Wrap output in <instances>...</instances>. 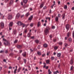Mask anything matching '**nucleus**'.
Returning a JSON list of instances; mask_svg holds the SVG:
<instances>
[{
	"mask_svg": "<svg viewBox=\"0 0 74 74\" xmlns=\"http://www.w3.org/2000/svg\"><path fill=\"white\" fill-rule=\"evenodd\" d=\"M72 10H74V7H73L72 8Z\"/></svg>",
	"mask_w": 74,
	"mask_h": 74,
	"instance_id": "nucleus-63",
	"label": "nucleus"
},
{
	"mask_svg": "<svg viewBox=\"0 0 74 74\" xmlns=\"http://www.w3.org/2000/svg\"><path fill=\"white\" fill-rule=\"evenodd\" d=\"M46 19H48V20L49 22V21H50L51 18L49 17H46Z\"/></svg>",
	"mask_w": 74,
	"mask_h": 74,
	"instance_id": "nucleus-24",
	"label": "nucleus"
},
{
	"mask_svg": "<svg viewBox=\"0 0 74 74\" xmlns=\"http://www.w3.org/2000/svg\"><path fill=\"white\" fill-rule=\"evenodd\" d=\"M49 74H51L52 73V72L51 71H50V69H49L48 70Z\"/></svg>",
	"mask_w": 74,
	"mask_h": 74,
	"instance_id": "nucleus-30",
	"label": "nucleus"
},
{
	"mask_svg": "<svg viewBox=\"0 0 74 74\" xmlns=\"http://www.w3.org/2000/svg\"><path fill=\"white\" fill-rule=\"evenodd\" d=\"M13 3V1L11 0L9 3V4L10 5H11Z\"/></svg>",
	"mask_w": 74,
	"mask_h": 74,
	"instance_id": "nucleus-26",
	"label": "nucleus"
},
{
	"mask_svg": "<svg viewBox=\"0 0 74 74\" xmlns=\"http://www.w3.org/2000/svg\"><path fill=\"white\" fill-rule=\"evenodd\" d=\"M13 25V22H11L9 24V29L10 30H11L12 29V28L11 27H12Z\"/></svg>",
	"mask_w": 74,
	"mask_h": 74,
	"instance_id": "nucleus-3",
	"label": "nucleus"
},
{
	"mask_svg": "<svg viewBox=\"0 0 74 74\" xmlns=\"http://www.w3.org/2000/svg\"><path fill=\"white\" fill-rule=\"evenodd\" d=\"M3 40L5 41L4 42V44L5 45H9L10 44V43L8 42V41L6 40L5 39L3 38Z\"/></svg>",
	"mask_w": 74,
	"mask_h": 74,
	"instance_id": "nucleus-2",
	"label": "nucleus"
},
{
	"mask_svg": "<svg viewBox=\"0 0 74 74\" xmlns=\"http://www.w3.org/2000/svg\"><path fill=\"white\" fill-rule=\"evenodd\" d=\"M64 8H65V9H66H66L67 8V5H65L64 6Z\"/></svg>",
	"mask_w": 74,
	"mask_h": 74,
	"instance_id": "nucleus-37",
	"label": "nucleus"
},
{
	"mask_svg": "<svg viewBox=\"0 0 74 74\" xmlns=\"http://www.w3.org/2000/svg\"><path fill=\"white\" fill-rule=\"evenodd\" d=\"M17 70V69H15V70H14V74H16V71Z\"/></svg>",
	"mask_w": 74,
	"mask_h": 74,
	"instance_id": "nucleus-49",
	"label": "nucleus"
},
{
	"mask_svg": "<svg viewBox=\"0 0 74 74\" xmlns=\"http://www.w3.org/2000/svg\"><path fill=\"white\" fill-rule=\"evenodd\" d=\"M27 29H25L24 31V33H27Z\"/></svg>",
	"mask_w": 74,
	"mask_h": 74,
	"instance_id": "nucleus-28",
	"label": "nucleus"
},
{
	"mask_svg": "<svg viewBox=\"0 0 74 74\" xmlns=\"http://www.w3.org/2000/svg\"><path fill=\"white\" fill-rule=\"evenodd\" d=\"M30 37L32 39H34V36H31Z\"/></svg>",
	"mask_w": 74,
	"mask_h": 74,
	"instance_id": "nucleus-45",
	"label": "nucleus"
},
{
	"mask_svg": "<svg viewBox=\"0 0 74 74\" xmlns=\"http://www.w3.org/2000/svg\"><path fill=\"white\" fill-rule=\"evenodd\" d=\"M35 42H36V43H37V44H38L39 42V41L38 40H35Z\"/></svg>",
	"mask_w": 74,
	"mask_h": 74,
	"instance_id": "nucleus-36",
	"label": "nucleus"
},
{
	"mask_svg": "<svg viewBox=\"0 0 74 74\" xmlns=\"http://www.w3.org/2000/svg\"><path fill=\"white\" fill-rule=\"evenodd\" d=\"M73 37L74 38V31H73Z\"/></svg>",
	"mask_w": 74,
	"mask_h": 74,
	"instance_id": "nucleus-53",
	"label": "nucleus"
},
{
	"mask_svg": "<svg viewBox=\"0 0 74 74\" xmlns=\"http://www.w3.org/2000/svg\"><path fill=\"white\" fill-rule=\"evenodd\" d=\"M49 62H50L49 60H47L46 61V62L48 64H49Z\"/></svg>",
	"mask_w": 74,
	"mask_h": 74,
	"instance_id": "nucleus-31",
	"label": "nucleus"
},
{
	"mask_svg": "<svg viewBox=\"0 0 74 74\" xmlns=\"http://www.w3.org/2000/svg\"><path fill=\"white\" fill-rule=\"evenodd\" d=\"M28 68H29V70H31V68L30 67V66H28Z\"/></svg>",
	"mask_w": 74,
	"mask_h": 74,
	"instance_id": "nucleus-48",
	"label": "nucleus"
},
{
	"mask_svg": "<svg viewBox=\"0 0 74 74\" xmlns=\"http://www.w3.org/2000/svg\"><path fill=\"white\" fill-rule=\"evenodd\" d=\"M58 5H59V4H60V1H59L58 2Z\"/></svg>",
	"mask_w": 74,
	"mask_h": 74,
	"instance_id": "nucleus-58",
	"label": "nucleus"
},
{
	"mask_svg": "<svg viewBox=\"0 0 74 74\" xmlns=\"http://www.w3.org/2000/svg\"><path fill=\"white\" fill-rule=\"evenodd\" d=\"M20 16V14H19V13L17 14L16 16V18L17 19H18V18H19V17Z\"/></svg>",
	"mask_w": 74,
	"mask_h": 74,
	"instance_id": "nucleus-9",
	"label": "nucleus"
},
{
	"mask_svg": "<svg viewBox=\"0 0 74 74\" xmlns=\"http://www.w3.org/2000/svg\"><path fill=\"white\" fill-rule=\"evenodd\" d=\"M58 48V47L57 46H55L54 47V49L56 50V49H57Z\"/></svg>",
	"mask_w": 74,
	"mask_h": 74,
	"instance_id": "nucleus-35",
	"label": "nucleus"
},
{
	"mask_svg": "<svg viewBox=\"0 0 74 74\" xmlns=\"http://www.w3.org/2000/svg\"><path fill=\"white\" fill-rule=\"evenodd\" d=\"M42 56L43 58V57H45V53H44L42 55Z\"/></svg>",
	"mask_w": 74,
	"mask_h": 74,
	"instance_id": "nucleus-41",
	"label": "nucleus"
},
{
	"mask_svg": "<svg viewBox=\"0 0 74 74\" xmlns=\"http://www.w3.org/2000/svg\"><path fill=\"white\" fill-rule=\"evenodd\" d=\"M58 18H60V17H61V14H58Z\"/></svg>",
	"mask_w": 74,
	"mask_h": 74,
	"instance_id": "nucleus-40",
	"label": "nucleus"
},
{
	"mask_svg": "<svg viewBox=\"0 0 74 74\" xmlns=\"http://www.w3.org/2000/svg\"><path fill=\"white\" fill-rule=\"evenodd\" d=\"M23 60L25 63H26V59H24Z\"/></svg>",
	"mask_w": 74,
	"mask_h": 74,
	"instance_id": "nucleus-44",
	"label": "nucleus"
},
{
	"mask_svg": "<svg viewBox=\"0 0 74 74\" xmlns=\"http://www.w3.org/2000/svg\"><path fill=\"white\" fill-rule=\"evenodd\" d=\"M62 19H64L65 18V14L64 13V14H62Z\"/></svg>",
	"mask_w": 74,
	"mask_h": 74,
	"instance_id": "nucleus-12",
	"label": "nucleus"
},
{
	"mask_svg": "<svg viewBox=\"0 0 74 74\" xmlns=\"http://www.w3.org/2000/svg\"><path fill=\"white\" fill-rule=\"evenodd\" d=\"M21 67H19L18 70V71L17 72L18 73H19V72L21 71Z\"/></svg>",
	"mask_w": 74,
	"mask_h": 74,
	"instance_id": "nucleus-22",
	"label": "nucleus"
},
{
	"mask_svg": "<svg viewBox=\"0 0 74 74\" xmlns=\"http://www.w3.org/2000/svg\"><path fill=\"white\" fill-rule=\"evenodd\" d=\"M43 6H44V5H43V4H41L40 7V8H42V7H43Z\"/></svg>",
	"mask_w": 74,
	"mask_h": 74,
	"instance_id": "nucleus-34",
	"label": "nucleus"
},
{
	"mask_svg": "<svg viewBox=\"0 0 74 74\" xmlns=\"http://www.w3.org/2000/svg\"><path fill=\"white\" fill-rule=\"evenodd\" d=\"M29 6V5H24L23 6V8H27V7H28Z\"/></svg>",
	"mask_w": 74,
	"mask_h": 74,
	"instance_id": "nucleus-21",
	"label": "nucleus"
},
{
	"mask_svg": "<svg viewBox=\"0 0 74 74\" xmlns=\"http://www.w3.org/2000/svg\"><path fill=\"white\" fill-rule=\"evenodd\" d=\"M51 59L52 60H54V59H55V57H51Z\"/></svg>",
	"mask_w": 74,
	"mask_h": 74,
	"instance_id": "nucleus-42",
	"label": "nucleus"
},
{
	"mask_svg": "<svg viewBox=\"0 0 74 74\" xmlns=\"http://www.w3.org/2000/svg\"><path fill=\"white\" fill-rule=\"evenodd\" d=\"M59 72L58 71H57L55 72H54V74H57V73H59Z\"/></svg>",
	"mask_w": 74,
	"mask_h": 74,
	"instance_id": "nucleus-33",
	"label": "nucleus"
},
{
	"mask_svg": "<svg viewBox=\"0 0 74 74\" xmlns=\"http://www.w3.org/2000/svg\"><path fill=\"white\" fill-rule=\"evenodd\" d=\"M17 23L18 26H21L22 25V23L21 21H18Z\"/></svg>",
	"mask_w": 74,
	"mask_h": 74,
	"instance_id": "nucleus-5",
	"label": "nucleus"
},
{
	"mask_svg": "<svg viewBox=\"0 0 74 74\" xmlns=\"http://www.w3.org/2000/svg\"><path fill=\"white\" fill-rule=\"evenodd\" d=\"M45 64V65L43 66V68H45L46 67V64L44 63Z\"/></svg>",
	"mask_w": 74,
	"mask_h": 74,
	"instance_id": "nucleus-50",
	"label": "nucleus"
},
{
	"mask_svg": "<svg viewBox=\"0 0 74 74\" xmlns=\"http://www.w3.org/2000/svg\"><path fill=\"white\" fill-rule=\"evenodd\" d=\"M34 25V24H33V23H31L30 25V26H31V27H33V26Z\"/></svg>",
	"mask_w": 74,
	"mask_h": 74,
	"instance_id": "nucleus-39",
	"label": "nucleus"
},
{
	"mask_svg": "<svg viewBox=\"0 0 74 74\" xmlns=\"http://www.w3.org/2000/svg\"><path fill=\"white\" fill-rule=\"evenodd\" d=\"M9 1V0H5V3H8V2Z\"/></svg>",
	"mask_w": 74,
	"mask_h": 74,
	"instance_id": "nucleus-51",
	"label": "nucleus"
},
{
	"mask_svg": "<svg viewBox=\"0 0 74 74\" xmlns=\"http://www.w3.org/2000/svg\"><path fill=\"white\" fill-rule=\"evenodd\" d=\"M40 25H41V23H40V22L39 21L38 22V24H37L38 27H39V26H40Z\"/></svg>",
	"mask_w": 74,
	"mask_h": 74,
	"instance_id": "nucleus-8",
	"label": "nucleus"
},
{
	"mask_svg": "<svg viewBox=\"0 0 74 74\" xmlns=\"http://www.w3.org/2000/svg\"><path fill=\"white\" fill-rule=\"evenodd\" d=\"M22 25H23V27H24L25 26V24H22Z\"/></svg>",
	"mask_w": 74,
	"mask_h": 74,
	"instance_id": "nucleus-52",
	"label": "nucleus"
},
{
	"mask_svg": "<svg viewBox=\"0 0 74 74\" xmlns=\"http://www.w3.org/2000/svg\"><path fill=\"white\" fill-rule=\"evenodd\" d=\"M71 70H73V66H72L71 67Z\"/></svg>",
	"mask_w": 74,
	"mask_h": 74,
	"instance_id": "nucleus-43",
	"label": "nucleus"
},
{
	"mask_svg": "<svg viewBox=\"0 0 74 74\" xmlns=\"http://www.w3.org/2000/svg\"><path fill=\"white\" fill-rule=\"evenodd\" d=\"M70 63L71 64H72L73 63V59L72 58L71 60Z\"/></svg>",
	"mask_w": 74,
	"mask_h": 74,
	"instance_id": "nucleus-20",
	"label": "nucleus"
},
{
	"mask_svg": "<svg viewBox=\"0 0 74 74\" xmlns=\"http://www.w3.org/2000/svg\"><path fill=\"white\" fill-rule=\"evenodd\" d=\"M69 42H71V41H72V39H71V38H69Z\"/></svg>",
	"mask_w": 74,
	"mask_h": 74,
	"instance_id": "nucleus-32",
	"label": "nucleus"
},
{
	"mask_svg": "<svg viewBox=\"0 0 74 74\" xmlns=\"http://www.w3.org/2000/svg\"><path fill=\"white\" fill-rule=\"evenodd\" d=\"M31 36V34L30 33V32H29L28 33L27 36V37H30Z\"/></svg>",
	"mask_w": 74,
	"mask_h": 74,
	"instance_id": "nucleus-10",
	"label": "nucleus"
},
{
	"mask_svg": "<svg viewBox=\"0 0 74 74\" xmlns=\"http://www.w3.org/2000/svg\"><path fill=\"white\" fill-rule=\"evenodd\" d=\"M49 37L50 38H52V35H51L49 36Z\"/></svg>",
	"mask_w": 74,
	"mask_h": 74,
	"instance_id": "nucleus-56",
	"label": "nucleus"
},
{
	"mask_svg": "<svg viewBox=\"0 0 74 74\" xmlns=\"http://www.w3.org/2000/svg\"><path fill=\"white\" fill-rule=\"evenodd\" d=\"M58 44L59 45H62V44H63V42H58Z\"/></svg>",
	"mask_w": 74,
	"mask_h": 74,
	"instance_id": "nucleus-25",
	"label": "nucleus"
},
{
	"mask_svg": "<svg viewBox=\"0 0 74 74\" xmlns=\"http://www.w3.org/2000/svg\"><path fill=\"white\" fill-rule=\"evenodd\" d=\"M50 29H51V28L49 26L47 27L45 29L44 32L45 35H47V34L49 33V30H50Z\"/></svg>",
	"mask_w": 74,
	"mask_h": 74,
	"instance_id": "nucleus-1",
	"label": "nucleus"
},
{
	"mask_svg": "<svg viewBox=\"0 0 74 74\" xmlns=\"http://www.w3.org/2000/svg\"><path fill=\"white\" fill-rule=\"evenodd\" d=\"M13 33L14 34L16 35V30H14L13 31Z\"/></svg>",
	"mask_w": 74,
	"mask_h": 74,
	"instance_id": "nucleus-17",
	"label": "nucleus"
},
{
	"mask_svg": "<svg viewBox=\"0 0 74 74\" xmlns=\"http://www.w3.org/2000/svg\"><path fill=\"white\" fill-rule=\"evenodd\" d=\"M43 46L44 47H45V48H47V47H48V45H47V44L45 43L43 45Z\"/></svg>",
	"mask_w": 74,
	"mask_h": 74,
	"instance_id": "nucleus-16",
	"label": "nucleus"
},
{
	"mask_svg": "<svg viewBox=\"0 0 74 74\" xmlns=\"http://www.w3.org/2000/svg\"><path fill=\"white\" fill-rule=\"evenodd\" d=\"M66 27L67 30H69V25L68 24L66 25Z\"/></svg>",
	"mask_w": 74,
	"mask_h": 74,
	"instance_id": "nucleus-7",
	"label": "nucleus"
},
{
	"mask_svg": "<svg viewBox=\"0 0 74 74\" xmlns=\"http://www.w3.org/2000/svg\"><path fill=\"white\" fill-rule=\"evenodd\" d=\"M37 54H38V55L40 56L41 55V53L40 51H38Z\"/></svg>",
	"mask_w": 74,
	"mask_h": 74,
	"instance_id": "nucleus-27",
	"label": "nucleus"
},
{
	"mask_svg": "<svg viewBox=\"0 0 74 74\" xmlns=\"http://www.w3.org/2000/svg\"><path fill=\"white\" fill-rule=\"evenodd\" d=\"M3 51L1 50L0 51V53H3Z\"/></svg>",
	"mask_w": 74,
	"mask_h": 74,
	"instance_id": "nucleus-62",
	"label": "nucleus"
},
{
	"mask_svg": "<svg viewBox=\"0 0 74 74\" xmlns=\"http://www.w3.org/2000/svg\"><path fill=\"white\" fill-rule=\"evenodd\" d=\"M28 1V0H24L23 1V2L24 3L26 4V3H27V2Z\"/></svg>",
	"mask_w": 74,
	"mask_h": 74,
	"instance_id": "nucleus-23",
	"label": "nucleus"
},
{
	"mask_svg": "<svg viewBox=\"0 0 74 74\" xmlns=\"http://www.w3.org/2000/svg\"><path fill=\"white\" fill-rule=\"evenodd\" d=\"M8 19H11L12 18V15H10L8 17Z\"/></svg>",
	"mask_w": 74,
	"mask_h": 74,
	"instance_id": "nucleus-13",
	"label": "nucleus"
},
{
	"mask_svg": "<svg viewBox=\"0 0 74 74\" xmlns=\"http://www.w3.org/2000/svg\"><path fill=\"white\" fill-rule=\"evenodd\" d=\"M29 15H30V14H29V12H28L26 14L25 16H26L27 17L28 16H29Z\"/></svg>",
	"mask_w": 74,
	"mask_h": 74,
	"instance_id": "nucleus-29",
	"label": "nucleus"
},
{
	"mask_svg": "<svg viewBox=\"0 0 74 74\" xmlns=\"http://www.w3.org/2000/svg\"><path fill=\"white\" fill-rule=\"evenodd\" d=\"M55 20L56 22H58V20H59V17L58 16H56L55 18Z\"/></svg>",
	"mask_w": 74,
	"mask_h": 74,
	"instance_id": "nucleus-18",
	"label": "nucleus"
},
{
	"mask_svg": "<svg viewBox=\"0 0 74 74\" xmlns=\"http://www.w3.org/2000/svg\"><path fill=\"white\" fill-rule=\"evenodd\" d=\"M17 42H18V40H16L14 41V44H16V43H17Z\"/></svg>",
	"mask_w": 74,
	"mask_h": 74,
	"instance_id": "nucleus-38",
	"label": "nucleus"
},
{
	"mask_svg": "<svg viewBox=\"0 0 74 74\" xmlns=\"http://www.w3.org/2000/svg\"><path fill=\"white\" fill-rule=\"evenodd\" d=\"M17 47L18 48H19L20 49H21L22 48V47L21 45H18L17 46Z\"/></svg>",
	"mask_w": 74,
	"mask_h": 74,
	"instance_id": "nucleus-15",
	"label": "nucleus"
},
{
	"mask_svg": "<svg viewBox=\"0 0 74 74\" xmlns=\"http://www.w3.org/2000/svg\"><path fill=\"white\" fill-rule=\"evenodd\" d=\"M33 16L32 15L29 18L28 20L29 21H31V20H32V19H33Z\"/></svg>",
	"mask_w": 74,
	"mask_h": 74,
	"instance_id": "nucleus-6",
	"label": "nucleus"
},
{
	"mask_svg": "<svg viewBox=\"0 0 74 74\" xmlns=\"http://www.w3.org/2000/svg\"><path fill=\"white\" fill-rule=\"evenodd\" d=\"M10 56H13V53H11L10 54Z\"/></svg>",
	"mask_w": 74,
	"mask_h": 74,
	"instance_id": "nucleus-47",
	"label": "nucleus"
},
{
	"mask_svg": "<svg viewBox=\"0 0 74 74\" xmlns=\"http://www.w3.org/2000/svg\"><path fill=\"white\" fill-rule=\"evenodd\" d=\"M0 26L2 29L4 28V23L3 22H1L0 23Z\"/></svg>",
	"mask_w": 74,
	"mask_h": 74,
	"instance_id": "nucleus-4",
	"label": "nucleus"
},
{
	"mask_svg": "<svg viewBox=\"0 0 74 74\" xmlns=\"http://www.w3.org/2000/svg\"><path fill=\"white\" fill-rule=\"evenodd\" d=\"M51 12H52V11H51V10H50V12H49V13L50 14H51Z\"/></svg>",
	"mask_w": 74,
	"mask_h": 74,
	"instance_id": "nucleus-59",
	"label": "nucleus"
},
{
	"mask_svg": "<svg viewBox=\"0 0 74 74\" xmlns=\"http://www.w3.org/2000/svg\"><path fill=\"white\" fill-rule=\"evenodd\" d=\"M52 29H55V26H52Z\"/></svg>",
	"mask_w": 74,
	"mask_h": 74,
	"instance_id": "nucleus-55",
	"label": "nucleus"
},
{
	"mask_svg": "<svg viewBox=\"0 0 74 74\" xmlns=\"http://www.w3.org/2000/svg\"><path fill=\"white\" fill-rule=\"evenodd\" d=\"M67 36L68 37H69L70 36V32H68L67 34Z\"/></svg>",
	"mask_w": 74,
	"mask_h": 74,
	"instance_id": "nucleus-14",
	"label": "nucleus"
},
{
	"mask_svg": "<svg viewBox=\"0 0 74 74\" xmlns=\"http://www.w3.org/2000/svg\"><path fill=\"white\" fill-rule=\"evenodd\" d=\"M30 51H31V52H32L33 51V50H32V49H30Z\"/></svg>",
	"mask_w": 74,
	"mask_h": 74,
	"instance_id": "nucleus-57",
	"label": "nucleus"
},
{
	"mask_svg": "<svg viewBox=\"0 0 74 74\" xmlns=\"http://www.w3.org/2000/svg\"><path fill=\"white\" fill-rule=\"evenodd\" d=\"M61 56V53H58L57 54V56L58 57H59L60 58Z\"/></svg>",
	"mask_w": 74,
	"mask_h": 74,
	"instance_id": "nucleus-19",
	"label": "nucleus"
},
{
	"mask_svg": "<svg viewBox=\"0 0 74 74\" xmlns=\"http://www.w3.org/2000/svg\"><path fill=\"white\" fill-rule=\"evenodd\" d=\"M29 9L30 10V11H32V8H30Z\"/></svg>",
	"mask_w": 74,
	"mask_h": 74,
	"instance_id": "nucleus-60",
	"label": "nucleus"
},
{
	"mask_svg": "<svg viewBox=\"0 0 74 74\" xmlns=\"http://www.w3.org/2000/svg\"><path fill=\"white\" fill-rule=\"evenodd\" d=\"M22 55L24 57H25L26 56V52H24L22 54Z\"/></svg>",
	"mask_w": 74,
	"mask_h": 74,
	"instance_id": "nucleus-11",
	"label": "nucleus"
},
{
	"mask_svg": "<svg viewBox=\"0 0 74 74\" xmlns=\"http://www.w3.org/2000/svg\"><path fill=\"white\" fill-rule=\"evenodd\" d=\"M23 36L24 37H25V38H26V35H24Z\"/></svg>",
	"mask_w": 74,
	"mask_h": 74,
	"instance_id": "nucleus-64",
	"label": "nucleus"
},
{
	"mask_svg": "<svg viewBox=\"0 0 74 74\" xmlns=\"http://www.w3.org/2000/svg\"><path fill=\"white\" fill-rule=\"evenodd\" d=\"M40 47H41V46L38 45V49H40Z\"/></svg>",
	"mask_w": 74,
	"mask_h": 74,
	"instance_id": "nucleus-54",
	"label": "nucleus"
},
{
	"mask_svg": "<svg viewBox=\"0 0 74 74\" xmlns=\"http://www.w3.org/2000/svg\"><path fill=\"white\" fill-rule=\"evenodd\" d=\"M2 67H0V71H1V70H2Z\"/></svg>",
	"mask_w": 74,
	"mask_h": 74,
	"instance_id": "nucleus-61",
	"label": "nucleus"
},
{
	"mask_svg": "<svg viewBox=\"0 0 74 74\" xmlns=\"http://www.w3.org/2000/svg\"><path fill=\"white\" fill-rule=\"evenodd\" d=\"M68 46V44L65 43V47H66L67 46Z\"/></svg>",
	"mask_w": 74,
	"mask_h": 74,
	"instance_id": "nucleus-46",
	"label": "nucleus"
}]
</instances>
